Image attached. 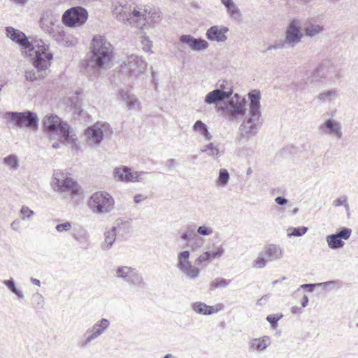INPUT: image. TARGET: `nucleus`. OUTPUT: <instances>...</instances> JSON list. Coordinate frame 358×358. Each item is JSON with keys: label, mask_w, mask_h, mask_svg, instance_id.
Segmentation results:
<instances>
[{"label": "nucleus", "mask_w": 358, "mask_h": 358, "mask_svg": "<svg viewBox=\"0 0 358 358\" xmlns=\"http://www.w3.org/2000/svg\"><path fill=\"white\" fill-rule=\"evenodd\" d=\"M275 201L279 206H284V205L287 203L288 200L286 198L283 197V196H277L275 199Z\"/></svg>", "instance_id": "nucleus-62"}, {"label": "nucleus", "mask_w": 358, "mask_h": 358, "mask_svg": "<svg viewBox=\"0 0 358 358\" xmlns=\"http://www.w3.org/2000/svg\"><path fill=\"white\" fill-rule=\"evenodd\" d=\"M352 234V230L349 228H343L336 234L327 235L326 241L329 248L331 250H338L342 248L345 243L343 240H348Z\"/></svg>", "instance_id": "nucleus-12"}, {"label": "nucleus", "mask_w": 358, "mask_h": 358, "mask_svg": "<svg viewBox=\"0 0 358 358\" xmlns=\"http://www.w3.org/2000/svg\"><path fill=\"white\" fill-rule=\"evenodd\" d=\"M53 176L52 185L55 190L60 192H74L77 190V182L72 178H66L64 180H61L58 178L59 173H54Z\"/></svg>", "instance_id": "nucleus-16"}, {"label": "nucleus", "mask_w": 358, "mask_h": 358, "mask_svg": "<svg viewBox=\"0 0 358 358\" xmlns=\"http://www.w3.org/2000/svg\"><path fill=\"white\" fill-rule=\"evenodd\" d=\"M230 176L226 169H220L218 177L215 181L216 185L218 187H226L229 181Z\"/></svg>", "instance_id": "nucleus-32"}, {"label": "nucleus", "mask_w": 358, "mask_h": 358, "mask_svg": "<svg viewBox=\"0 0 358 358\" xmlns=\"http://www.w3.org/2000/svg\"><path fill=\"white\" fill-rule=\"evenodd\" d=\"M227 10L229 15L234 19H238L241 15L240 13V9L235 3L232 4L231 6H230V7L227 8Z\"/></svg>", "instance_id": "nucleus-50"}, {"label": "nucleus", "mask_w": 358, "mask_h": 358, "mask_svg": "<svg viewBox=\"0 0 358 358\" xmlns=\"http://www.w3.org/2000/svg\"><path fill=\"white\" fill-rule=\"evenodd\" d=\"M334 206L338 207L341 206L342 205H345L346 208L348 207V204L347 203V197L346 196H341L340 198L336 199L333 202Z\"/></svg>", "instance_id": "nucleus-58"}, {"label": "nucleus", "mask_w": 358, "mask_h": 358, "mask_svg": "<svg viewBox=\"0 0 358 358\" xmlns=\"http://www.w3.org/2000/svg\"><path fill=\"white\" fill-rule=\"evenodd\" d=\"M211 259H212L210 255V252H206L196 258L195 263L197 264H201L203 262H208Z\"/></svg>", "instance_id": "nucleus-52"}, {"label": "nucleus", "mask_w": 358, "mask_h": 358, "mask_svg": "<svg viewBox=\"0 0 358 358\" xmlns=\"http://www.w3.org/2000/svg\"><path fill=\"white\" fill-rule=\"evenodd\" d=\"M117 236L115 228L112 227L110 230L104 233V241L101 243V248L103 250H108L113 246Z\"/></svg>", "instance_id": "nucleus-27"}, {"label": "nucleus", "mask_w": 358, "mask_h": 358, "mask_svg": "<svg viewBox=\"0 0 358 358\" xmlns=\"http://www.w3.org/2000/svg\"><path fill=\"white\" fill-rule=\"evenodd\" d=\"M337 96V91L335 89H331L326 92L320 93L317 98L322 101H331Z\"/></svg>", "instance_id": "nucleus-40"}, {"label": "nucleus", "mask_w": 358, "mask_h": 358, "mask_svg": "<svg viewBox=\"0 0 358 358\" xmlns=\"http://www.w3.org/2000/svg\"><path fill=\"white\" fill-rule=\"evenodd\" d=\"M150 11L145 8V6L142 7V13H141L142 18V24H145L147 22V15L150 14Z\"/></svg>", "instance_id": "nucleus-61"}, {"label": "nucleus", "mask_w": 358, "mask_h": 358, "mask_svg": "<svg viewBox=\"0 0 358 358\" xmlns=\"http://www.w3.org/2000/svg\"><path fill=\"white\" fill-rule=\"evenodd\" d=\"M43 125L45 131L51 134L59 131L64 141L69 143L73 136V131L70 126L56 115L45 116L43 120Z\"/></svg>", "instance_id": "nucleus-3"}, {"label": "nucleus", "mask_w": 358, "mask_h": 358, "mask_svg": "<svg viewBox=\"0 0 358 358\" xmlns=\"http://www.w3.org/2000/svg\"><path fill=\"white\" fill-rule=\"evenodd\" d=\"M38 76L36 75V73L34 70H27L25 71V78L27 80L31 82H34L37 79Z\"/></svg>", "instance_id": "nucleus-59"}, {"label": "nucleus", "mask_w": 358, "mask_h": 358, "mask_svg": "<svg viewBox=\"0 0 358 358\" xmlns=\"http://www.w3.org/2000/svg\"><path fill=\"white\" fill-rule=\"evenodd\" d=\"M194 37L189 34L181 35L179 38L180 44L183 46L186 45L193 50Z\"/></svg>", "instance_id": "nucleus-41"}, {"label": "nucleus", "mask_w": 358, "mask_h": 358, "mask_svg": "<svg viewBox=\"0 0 358 358\" xmlns=\"http://www.w3.org/2000/svg\"><path fill=\"white\" fill-rule=\"evenodd\" d=\"M146 198V196H143L142 194H138L134 196V201L136 203H138Z\"/></svg>", "instance_id": "nucleus-64"}, {"label": "nucleus", "mask_w": 358, "mask_h": 358, "mask_svg": "<svg viewBox=\"0 0 358 358\" xmlns=\"http://www.w3.org/2000/svg\"><path fill=\"white\" fill-rule=\"evenodd\" d=\"M71 101L72 104H73L74 107L76 108H79L80 103H79V98L77 96H72L71 99Z\"/></svg>", "instance_id": "nucleus-63"}, {"label": "nucleus", "mask_w": 358, "mask_h": 358, "mask_svg": "<svg viewBox=\"0 0 358 358\" xmlns=\"http://www.w3.org/2000/svg\"><path fill=\"white\" fill-rule=\"evenodd\" d=\"M20 213L22 215V219L24 220L25 218H30L34 215V211L31 210L29 207L26 206H23L21 208Z\"/></svg>", "instance_id": "nucleus-54"}, {"label": "nucleus", "mask_w": 358, "mask_h": 358, "mask_svg": "<svg viewBox=\"0 0 358 358\" xmlns=\"http://www.w3.org/2000/svg\"><path fill=\"white\" fill-rule=\"evenodd\" d=\"M142 13V6L138 7L137 8H134L131 13L129 15V17L127 18V21L133 20L139 24H142V18L141 13Z\"/></svg>", "instance_id": "nucleus-46"}, {"label": "nucleus", "mask_w": 358, "mask_h": 358, "mask_svg": "<svg viewBox=\"0 0 358 358\" xmlns=\"http://www.w3.org/2000/svg\"><path fill=\"white\" fill-rule=\"evenodd\" d=\"M118 96L121 100L126 103L129 110H138L140 108L141 102L136 96L131 93L128 90H120Z\"/></svg>", "instance_id": "nucleus-20"}, {"label": "nucleus", "mask_w": 358, "mask_h": 358, "mask_svg": "<svg viewBox=\"0 0 358 358\" xmlns=\"http://www.w3.org/2000/svg\"><path fill=\"white\" fill-rule=\"evenodd\" d=\"M320 66L324 69V74L326 79L332 80L338 78L340 69L334 64L325 62L321 64Z\"/></svg>", "instance_id": "nucleus-26"}, {"label": "nucleus", "mask_w": 358, "mask_h": 358, "mask_svg": "<svg viewBox=\"0 0 358 358\" xmlns=\"http://www.w3.org/2000/svg\"><path fill=\"white\" fill-rule=\"evenodd\" d=\"M113 228H115V231L117 233V236L121 234L124 236V234L127 235L130 234L131 231V225L127 221H121L120 222H117L116 226H113Z\"/></svg>", "instance_id": "nucleus-33"}, {"label": "nucleus", "mask_w": 358, "mask_h": 358, "mask_svg": "<svg viewBox=\"0 0 358 358\" xmlns=\"http://www.w3.org/2000/svg\"><path fill=\"white\" fill-rule=\"evenodd\" d=\"M227 99H228L227 94L214 90L206 94L204 101L207 104H214L217 106Z\"/></svg>", "instance_id": "nucleus-25"}, {"label": "nucleus", "mask_w": 358, "mask_h": 358, "mask_svg": "<svg viewBox=\"0 0 358 358\" xmlns=\"http://www.w3.org/2000/svg\"><path fill=\"white\" fill-rule=\"evenodd\" d=\"M108 320L103 318L96 322L91 329H88L84 334V341L81 342V346L85 347L92 341L101 335L109 327Z\"/></svg>", "instance_id": "nucleus-10"}, {"label": "nucleus", "mask_w": 358, "mask_h": 358, "mask_svg": "<svg viewBox=\"0 0 358 358\" xmlns=\"http://www.w3.org/2000/svg\"><path fill=\"white\" fill-rule=\"evenodd\" d=\"M271 345V339L268 336L252 338L249 342L250 348L256 351H264Z\"/></svg>", "instance_id": "nucleus-23"}, {"label": "nucleus", "mask_w": 358, "mask_h": 358, "mask_svg": "<svg viewBox=\"0 0 358 358\" xmlns=\"http://www.w3.org/2000/svg\"><path fill=\"white\" fill-rule=\"evenodd\" d=\"M53 24V17L49 12L42 14L40 19V25L44 31H49L51 25Z\"/></svg>", "instance_id": "nucleus-31"}, {"label": "nucleus", "mask_w": 358, "mask_h": 358, "mask_svg": "<svg viewBox=\"0 0 358 358\" xmlns=\"http://www.w3.org/2000/svg\"><path fill=\"white\" fill-rule=\"evenodd\" d=\"M114 199L106 192H96L89 199L88 206L95 213H107L113 209Z\"/></svg>", "instance_id": "nucleus-4"}, {"label": "nucleus", "mask_w": 358, "mask_h": 358, "mask_svg": "<svg viewBox=\"0 0 358 358\" xmlns=\"http://www.w3.org/2000/svg\"><path fill=\"white\" fill-rule=\"evenodd\" d=\"M282 315L280 317H275L273 315H269L266 317V320L271 324L272 327L275 328L278 325V322L282 317Z\"/></svg>", "instance_id": "nucleus-57"}, {"label": "nucleus", "mask_w": 358, "mask_h": 358, "mask_svg": "<svg viewBox=\"0 0 358 358\" xmlns=\"http://www.w3.org/2000/svg\"><path fill=\"white\" fill-rule=\"evenodd\" d=\"M88 17L85 8L77 6L68 9L62 15L63 23L68 27H73L83 25Z\"/></svg>", "instance_id": "nucleus-7"}, {"label": "nucleus", "mask_w": 358, "mask_h": 358, "mask_svg": "<svg viewBox=\"0 0 358 358\" xmlns=\"http://www.w3.org/2000/svg\"><path fill=\"white\" fill-rule=\"evenodd\" d=\"M201 152H206L208 155L213 156L215 158H218L220 156L219 148L212 143L206 145L203 149H201Z\"/></svg>", "instance_id": "nucleus-42"}, {"label": "nucleus", "mask_w": 358, "mask_h": 358, "mask_svg": "<svg viewBox=\"0 0 358 358\" xmlns=\"http://www.w3.org/2000/svg\"><path fill=\"white\" fill-rule=\"evenodd\" d=\"M229 31L227 27L214 25L210 27L206 33V36L210 41L225 42L227 36L225 34Z\"/></svg>", "instance_id": "nucleus-18"}, {"label": "nucleus", "mask_w": 358, "mask_h": 358, "mask_svg": "<svg viewBox=\"0 0 358 358\" xmlns=\"http://www.w3.org/2000/svg\"><path fill=\"white\" fill-rule=\"evenodd\" d=\"M134 268L127 266H121L115 268V276L128 283L132 274Z\"/></svg>", "instance_id": "nucleus-28"}, {"label": "nucleus", "mask_w": 358, "mask_h": 358, "mask_svg": "<svg viewBox=\"0 0 358 358\" xmlns=\"http://www.w3.org/2000/svg\"><path fill=\"white\" fill-rule=\"evenodd\" d=\"M71 224L69 222H66L62 224H59L56 226L55 229L58 232L67 231L71 229Z\"/></svg>", "instance_id": "nucleus-55"}, {"label": "nucleus", "mask_w": 358, "mask_h": 358, "mask_svg": "<svg viewBox=\"0 0 358 358\" xmlns=\"http://www.w3.org/2000/svg\"><path fill=\"white\" fill-rule=\"evenodd\" d=\"M288 48V46L286 45L285 42L282 39H280V40L277 41L274 44L268 45L266 50L262 51V52L265 53L267 51H269L271 50L282 49V48Z\"/></svg>", "instance_id": "nucleus-49"}, {"label": "nucleus", "mask_w": 358, "mask_h": 358, "mask_svg": "<svg viewBox=\"0 0 358 358\" xmlns=\"http://www.w3.org/2000/svg\"><path fill=\"white\" fill-rule=\"evenodd\" d=\"M320 129L324 134L341 139L343 137V131L341 123L329 118L320 126Z\"/></svg>", "instance_id": "nucleus-15"}, {"label": "nucleus", "mask_w": 358, "mask_h": 358, "mask_svg": "<svg viewBox=\"0 0 358 358\" xmlns=\"http://www.w3.org/2000/svg\"><path fill=\"white\" fill-rule=\"evenodd\" d=\"M247 101L238 102L236 100H228L223 110L225 111L229 121H235L243 117L246 113Z\"/></svg>", "instance_id": "nucleus-11"}, {"label": "nucleus", "mask_w": 358, "mask_h": 358, "mask_svg": "<svg viewBox=\"0 0 358 358\" xmlns=\"http://www.w3.org/2000/svg\"><path fill=\"white\" fill-rule=\"evenodd\" d=\"M3 284L13 293L15 294L19 300L24 298L22 292L16 288L15 284L13 280H6L3 281Z\"/></svg>", "instance_id": "nucleus-39"}, {"label": "nucleus", "mask_w": 358, "mask_h": 358, "mask_svg": "<svg viewBox=\"0 0 358 358\" xmlns=\"http://www.w3.org/2000/svg\"><path fill=\"white\" fill-rule=\"evenodd\" d=\"M213 232V230L211 227H206L205 225L200 226L197 229V233L199 235H202V236H209V235L212 234Z\"/></svg>", "instance_id": "nucleus-53"}, {"label": "nucleus", "mask_w": 358, "mask_h": 358, "mask_svg": "<svg viewBox=\"0 0 358 358\" xmlns=\"http://www.w3.org/2000/svg\"><path fill=\"white\" fill-rule=\"evenodd\" d=\"M53 38L59 45L66 47L73 46L77 43V39L76 38L63 30L55 32Z\"/></svg>", "instance_id": "nucleus-22"}, {"label": "nucleus", "mask_w": 358, "mask_h": 358, "mask_svg": "<svg viewBox=\"0 0 358 358\" xmlns=\"http://www.w3.org/2000/svg\"><path fill=\"white\" fill-rule=\"evenodd\" d=\"M3 163L10 166L13 170H16L19 167L18 159L15 155H10L3 159Z\"/></svg>", "instance_id": "nucleus-43"}, {"label": "nucleus", "mask_w": 358, "mask_h": 358, "mask_svg": "<svg viewBox=\"0 0 358 358\" xmlns=\"http://www.w3.org/2000/svg\"><path fill=\"white\" fill-rule=\"evenodd\" d=\"M5 117L17 127H25L34 130L38 128V118L34 112H7Z\"/></svg>", "instance_id": "nucleus-5"}, {"label": "nucleus", "mask_w": 358, "mask_h": 358, "mask_svg": "<svg viewBox=\"0 0 358 358\" xmlns=\"http://www.w3.org/2000/svg\"><path fill=\"white\" fill-rule=\"evenodd\" d=\"M217 88L216 90H219L220 92L225 93L227 94V99H229L233 94L232 87L228 84L226 80H222L220 83L217 84Z\"/></svg>", "instance_id": "nucleus-38"}, {"label": "nucleus", "mask_w": 358, "mask_h": 358, "mask_svg": "<svg viewBox=\"0 0 358 358\" xmlns=\"http://www.w3.org/2000/svg\"><path fill=\"white\" fill-rule=\"evenodd\" d=\"M134 174V180L132 182H142L145 179L147 172H132Z\"/></svg>", "instance_id": "nucleus-56"}, {"label": "nucleus", "mask_w": 358, "mask_h": 358, "mask_svg": "<svg viewBox=\"0 0 358 358\" xmlns=\"http://www.w3.org/2000/svg\"><path fill=\"white\" fill-rule=\"evenodd\" d=\"M224 253V249L222 248V246H219L216 251L215 252H210V255L211 257V259L215 258L217 257H220Z\"/></svg>", "instance_id": "nucleus-60"}, {"label": "nucleus", "mask_w": 358, "mask_h": 358, "mask_svg": "<svg viewBox=\"0 0 358 358\" xmlns=\"http://www.w3.org/2000/svg\"><path fill=\"white\" fill-rule=\"evenodd\" d=\"M113 175L120 181L132 182L134 180V174L127 166H123L115 168L113 171Z\"/></svg>", "instance_id": "nucleus-24"}, {"label": "nucleus", "mask_w": 358, "mask_h": 358, "mask_svg": "<svg viewBox=\"0 0 358 358\" xmlns=\"http://www.w3.org/2000/svg\"><path fill=\"white\" fill-rule=\"evenodd\" d=\"M48 48V46L45 45L39 46L33 59V65L37 69L38 76L40 78H43L47 75V70L53 59L52 54L47 52Z\"/></svg>", "instance_id": "nucleus-6"}, {"label": "nucleus", "mask_w": 358, "mask_h": 358, "mask_svg": "<svg viewBox=\"0 0 358 358\" xmlns=\"http://www.w3.org/2000/svg\"><path fill=\"white\" fill-rule=\"evenodd\" d=\"M267 262L268 261L264 256H259L253 262L252 266L255 268H264Z\"/></svg>", "instance_id": "nucleus-51"}, {"label": "nucleus", "mask_w": 358, "mask_h": 358, "mask_svg": "<svg viewBox=\"0 0 358 358\" xmlns=\"http://www.w3.org/2000/svg\"><path fill=\"white\" fill-rule=\"evenodd\" d=\"M308 231V227H299L292 229V231L287 234L288 237H300L304 235Z\"/></svg>", "instance_id": "nucleus-48"}, {"label": "nucleus", "mask_w": 358, "mask_h": 358, "mask_svg": "<svg viewBox=\"0 0 358 358\" xmlns=\"http://www.w3.org/2000/svg\"><path fill=\"white\" fill-rule=\"evenodd\" d=\"M190 252L188 250L180 252L178 255V268L187 278L194 280L200 274V268L194 266L189 261Z\"/></svg>", "instance_id": "nucleus-8"}, {"label": "nucleus", "mask_w": 358, "mask_h": 358, "mask_svg": "<svg viewBox=\"0 0 358 358\" xmlns=\"http://www.w3.org/2000/svg\"><path fill=\"white\" fill-rule=\"evenodd\" d=\"M231 282V280H226L224 278H216L211 282L210 286V290H213L219 287H225Z\"/></svg>", "instance_id": "nucleus-44"}, {"label": "nucleus", "mask_w": 358, "mask_h": 358, "mask_svg": "<svg viewBox=\"0 0 358 358\" xmlns=\"http://www.w3.org/2000/svg\"><path fill=\"white\" fill-rule=\"evenodd\" d=\"M193 129L195 131L199 132L201 136H203L206 140L210 141L212 139L213 136L208 131V129L207 125L203 123L201 120H197L194 126Z\"/></svg>", "instance_id": "nucleus-30"}, {"label": "nucleus", "mask_w": 358, "mask_h": 358, "mask_svg": "<svg viewBox=\"0 0 358 358\" xmlns=\"http://www.w3.org/2000/svg\"><path fill=\"white\" fill-rule=\"evenodd\" d=\"M141 43L142 44V48L143 51L146 52H152L151 48L152 47V42L147 36H142Z\"/></svg>", "instance_id": "nucleus-47"}, {"label": "nucleus", "mask_w": 358, "mask_h": 358, "mask_svg": "<svg viewBox=\"0 0 358 358\" xmlns=\"http://www.w3.org/2000/svg\"><path fill=\"white\" fill-rule=\"evenodd\" d=\"M32 307L36 310L42 309L44 306L43 296L38 292H36L31 297Z\"/></svg>", "instance_id": "nucleus-35"}, {"label": "nucleus", "mask_w": 358, "mask_h": 358, "mask_svg": "<svg viewBox=\"0 0 358 358\" xmlns=\"http://www.w3.org/2000/svg\"><path fill=\"white\" fill-rule=\"evenodd\" d=\"M6 36L13 41L19 44L22 49L31 51L34 50L32 43L29 41L26 35L21 31L14 29L12 27H8L6 29Z\"/></svg>", "instance_id": "nucleus-14"}, {"label": "nucleus", "mask_w": 358, "mask_h": 358, "mask_svg": "<svg viewBox=\"0 0 358 358\" xmlns=\"http://www.w3.org/2000/svg\"><path fill=\"white\" fill-rule=\"evenodd\" d=\"M300 22L297 19H293L290 21L286 31L285 38L283 41L285 42L288 48L294 47L298 44L302 37L303 34L301 32V27L299 26Z\"/></svg>", "instance_id": "nucleus-9"}, {"label": "nucleus", "mask_w": 358, "mask_h": 358, "mask_svg": "<svg viewBox=\"0 0 358 358\" xmlns=\"http://www.w3.org/2000/svg\"><path fill=\"white\" fill-rule=\"evenodd\" d=\"M132 272L133 273L128 283L136 287L145 288L146 287V282H145L141 273L135 268H134Z\"/></svg>", "instance_id": "nucleus-29"}, {"label": "nucleus", "mask_w": 358, "mask_h": 358, "mask_svg": "<svg viewBox=\"0 0 358 358\" xmlns=\"http://www.w3.org/2000/svg\"><path fill=\"white\" fill-rule=\"evenodd\" d=\"M108 127L106 123L96 122L91 127H89L85 131V134L87 140L94 145H99L103 138V131Z\"/></svg>", "instance_id": "nucleus-13"}, {"label": "nucleus", "mask_w": 358, "mask_h": 358, "mask_svg": "<svg viewBox=\"0 0 358 358\" xmlns=\"http://www.w3.org/2000/svg\"><path fill=\"white\" fill-rule=\"evenodd\" d=\"M310 83H323L326 79L324 74V69L319 65L313 72L309 78Z\"/></svg>", "instance_id": "nucleus-34"}, {"label": "nucleus", "mask_w": 358, "mask_h": 358, "mask_svg": "<svg viewBox=\"0 0 358 358\" xmlns=\"http://www.w3.org/2000/svg\"><path fill=\"white\" fill-rule=\"evenodd\" d=\"M113 58V47L107 38L94 36L90 45V55L83 61L85 73L91 78L96 77V70L108 66Z\"/></svg>", "instance_id": "nucleus-1"}, {"label": "nucleus", "mask_w": 358, "mask_h": 358, "mask_svg": "<svg viewBox=\"0 0 358 358\" xmlns=\"http://www.w3.org/2000/svg\"><path fill=\"white\" fill-rule=\"evenodd\" d=\"M248 97L250 99L249 113L239 127V136L236 139L237 142H241L242 138L249 139L250 136L256 134L262 124L259 91L250 92Z\"/></svg>", "instance_id": "nucleus-2"}, {"label": "nucleus", "mask_w": 358, "mask_h": 358, "mask_svg": "<svg viewBox=\"0 0 358 358\" xmlns=\"http://www.w3.org/2000/svg\"><path fill=\"white\" fill-rule=\"evenodd\" d=\"M127 66L131 76H138L145 70L147 63L142 57L136 55H131L127 59Z\"/></svg>", "instance_id": "nucleus-17"}, {"label": "nucleus", "mask_w": 358, "mask_h": 358, "mask_svg": "<svg viewBox=\"0 0 358 358\" xmlns=\"http://www.w3.org/2000/svg\"><path fill=\"white\" fill-rule=\"evenodd\" d=\"M261 254L264 256L268 262H272L282 259L284 255V251L278 245L269 244L264 248Z\"/></svg>", "instance_id": "nucleus-19"}, {"label": "nucleus", "mask_w": 358, "mask_h": 358, "mask_svg": "<svg viewBox=\"0 0 358 358\" xmlns=\"http://www.w3.org/2000/svg\"><path fill=\"white\" fill-rule=\"evenodd\" d=\"M304 29L307 36L313 37L322 32L324 29L322 26L319 24H309Z\"/></svg>", "instance_id": "nucleus-36"}, {"label": "nucleus", "mask_w": 358, "mask_h": 358, "mask_svg": "<svg viewBox=\"0 0 358 358\" xmlns=\"http://www.w3.org/2000/svg\"><path fill=\"white\" fill-rule=\"evenodd\" d=\"M196 227L194 225H189L187 231L182 233L181 238L185 241H189L193 239L196 234L195 233Z\"/></svg>", "instance_id": "nucleus-45"}, {"label": "nucleus", "mask_w": 358, "mask_h": 358, "mask_svg": "<svg viewBox=\"0 0 358 358\" xmlns=\"http://www.w3.org/2000/svg\"><path fill=\"white\" fill-rule=\"evenodd\" d=\"M209 46V43L203 38H196L194 40L193 50L194 52H200L206 50Z\"/></svg>", "instance_id": "nucleus-37"}, {"label": "nucleus", "mask_w": 358, "mask_h": 358, "mask_svg": "<svg viewBox=\"0 0 358 358\" xmlns=\"http://www.w3.org/2000/svg\"><path fill=\"white\" fill-rule=\"evenodd\" d=\"M192 310L196 313L210 315L213 313H217L222 309V305L217 304L215 306H208L203 302H194L191 305Z\"/></svg>", "instance_id": "nucleus-21"}]
</instances>
